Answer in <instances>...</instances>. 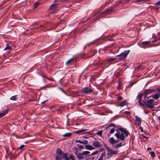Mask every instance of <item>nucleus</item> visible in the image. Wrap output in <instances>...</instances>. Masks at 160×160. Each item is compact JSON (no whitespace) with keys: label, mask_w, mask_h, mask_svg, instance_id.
Returning <instances> with one entry per match:
<instances>
[{"label":"nucleus","mask_w":160,"mask_h":160,"mask_svg":"<svg viewBox=\"0 0 160 160\" xmlns=\"http://www.w3.org/2000/svg\"><path fill=\"white\" fill-rule=\"evenodd\" d=\"M142 93L140 94L138 97L137 98H138L139 100L138 101V103L139 105L142 107H143L146 105L148 108H155L154 105L152 104L154 102V101L152 99H150L148 100L147 102L145 101L144 100H142L143 103L141 102L142 98L143 96Z\"/></svg>","instance_id":"f257e3e1"},{"label":"nucleus","mask_w":160,"mask_h":160,"mask_svg":"<svg viewBox=\"0 0 160 160\" xmlns=\"http://www.w3.org/2000/svg\"><path fill=\"white\" fill-rule=\"evenodd\" d=\"M115 11L114 10L112 9V8L111 7L105 10L101 14L99 15L98 16L96 17L94 21L96 20L99 19L100 18L103 17L104 16L109 14L111 13V12H114Z\"/></svg>","instance_id":"f03ea898"},{"label":"nucleus","mask_w":160,"mask_h":160,"mask_svg":"<svg viewBox=\"0 0 160 160\" xmlns=\"http://www.w3.org/2000/svg\"><path fill=\"white\" fill-rule=\"evenodd\" d=\"M58 4L57 3L52 4L48 9V12L50 13H56L58 10Z\"/></svg>","instance_id":"7ed1b4c3"},{"label":"nucleus","mask_w":160,"mask_h":160,"mask_svg":"<svg viewBox=\"0 0 160 160\" xmlns=\"http://www.w3.org/2000/svg\"><path fill=\"white\" fill-rule=\"evenodd\" d=\"M130 52V50H125L120 54L117 55L116 57H119L120 61L123 60L126 58Z\"/></svg>","instance_id":"20e7f679"},{"label":"nucleus","mask_w":160,"mask_h":160,"mask_svg":"<svg viewBox=\"0 0 160 160\" xmlns=\"http://www.w3.org/2000/svg\"><path fill=\"white\" fill-rule=\"evenodd\" d=\"M115 136L117 139H119L122 141H124L126 138L125 133L123 132L120 133L119 132H117L115 134Z\"/></svg>","instance_id":"39448f33"},{"label":"nucleus","mask_w":160,"mask_h":160,"mask_svg":"<svg viewBox=\"0 0 160 160\" xmlns=\"http://www.w3.org/2000/svg\"><path fill=\"white\" fill-rule=\"evenodd\" d=\"M81 91L82 93L86 94H88L93 92L92 89L88 87H86L82 88Z\"/></svg>","instance_id":"423d86ee"},{"label":"nucleus","mask_w":160,"mask_h":160,"mask_svg":"<svg viewBox=\"0 0 160 160\" xmlns=\"http://www.w3.org/2000/svg\"><path fill=\"white\" fill-rule=\"evenodd\" d=\"M150 43V42L149 41H143L140 43L139 46L141 48H145L148 47V45Z\"/></svg>","instance_id":"0eeeda50"},{"label":"nucleus","mask_w":160,"mask_h":160,"mask_svg":"<svg viewBox=\"0 0 160 160\" xmlns=\"http://www.w3.org/2000/svg\"><path fill=\"white\" fill-rule=\"evenodd\" d=\"M118 130L121 131L122 132L125 133L126 138H127L128 136V134H129V132L128 131H127L124 128H118Z\"/></svg>","instance_id":"6e6552de"},{"label":"nucleus","mask_w":160,"mask_h":160,"mask_svg":"<svg viewBox=\"0 0 160 160\" xmlns=\"http://www.w3.org/2000/svg\"><path fill=\"white\" fill-rule=\"evenodd\" d=\"M135 121L137 124L139 125L141 124V118L138 117L137 115L135 116Z\"/></svg>","instance_id":"1a4fd4ad"},{"label":"nucleus","mask_w":160,"mask_h":160,"mask_svg":"<svg viewBox=\"0 0 160 160\" xmlns=\"http://www.w3.org/2000/svg\"><path fill=\"white\" fill-rule=\"evenodd\" d=\"M157 90L159 92L155 93L152 97L154 99H158L160 97V89H158Z\"/></svg>","instance_id":"9d476101"},{"label":"nucleus","mask_w":160,"mask_h":160,"mask_svg":"<svg viewBox=\"0 0 160 160\" xmlns=\"http://www.w3.org/2000/svg\"><path fill=\"white\" fill-rule=\"evenodd\" d=\"M108 149L109 150L111 155L117 154L118 152V150H113L110 148L109 147H108Z\"/></svg>","instance_id":"9b49d317"},{"label":"nucleus","mask_w":160,"mask_h":160,"mask_svg":"<svg viewBox=\"0 0 160 160\" xmlns=\"http://www.w3.org/2000/svg\"><path fill=\"white\" fill-rule=\"evenodd\" d=\"M93 146L96 148H100L102 147V145L98 141H94L92 143Z\"/></svg>","instance_id":"f8f14e48"},{"label":"nucleus","mask_w":160,"mask_h":160,"mask_svg":"<svg viewBox=\"0 0 160 160\" xmlns=\"http://www.w3.org/2000/svg\"><path fill=\"white\" fill-rule=\"evenodd\" d=\"M76 157L79 160L82 159L84 158V154H83V152L77 154Z\"/></svg>","instance_id":"ddd939ff"},{"label":"nucleus","mask_w":160,"mask_h":160,"mask_svg":"<svg viewBox=\"0 0 160 160\" xmlns=\"http://www.w3.org/2000/svg\"><path fill=\"white\" fill-rule=\"evenodd\" d=\"M154 90L153 89H146L144 91V93H145L147 95L151 93L152 92H153Z\"/></svg>","instance_id":"4468645a"},{"label":"nucleus","mask_w":160,"mask_h":160,"mask_svg":"<svg viewBox=\"0 0 160 160\" xmlns=\"http://www.w3.org/2000/svg\"><path fill=\"white\" fill-rule=\"evenodd\" d=\"M68 153L63 152L62 154V157L66 160H70L69 158L68 157Z\"/></svg>","instance_id":"2eb2a0df"},{"label":"nucleus","mask_w":160,"mask_h":160,"mask_svg":"<svg viewBox=\"0 0 160 160\" xmlns=\"http://www.w3.org/2000/svg\"><path fill=\"white\" fill-rule=\"evenodd\" d=\"M109 142L111 144H113L115 143V140L113 137H111L109 139Z\"/></svg>","instance_id":"dca6fc26"},{"label":"nucleus","mask_w":160,"mask_h":160,"mask_svg":"<svg viewBox=\"0 0 160 160\" xmlns=\"http://www.w3.org/2000/svg\"><path fill=\"white\" fill-rule=\"evenodd\" d=\"M8 110H6L2 113L0 114V118H2L3 116L5 115L8 112Z\"/></svg>","instance_id":"f3484780"},{"label":"nucleus","mask_w":160,"mask_h":160,"mask_svg":"<svg viewBox=\"0 0 160 160\" xmlns=\"http://www.w3.org/2000/svg\"><path fill=\"white\" fill-rule=\"evenodd\" d=\"M86 148L87 149L89 150H92L94 148L91 145H86L85 146Z\"/></svg>","instance_id":"a211bd4d"},{"label":"nucleus","mask_w":160,"mask_h":160,"mask_svg":"<svg viewBox=\"0 0 160 160\" xmlns=\"http://www.w3.org/2000/svg\"><path fill=\"white\" fill-rule=\"evenodd\" d=\"M18 96L17 95H15V96H13L10 98V99L12 100L16 101L18 100Z\"/></svg>","instance_id":"6ab92c4d"},{"label":"nucleus","mask_w":160,"mask_h":160,"mask_svg":"<svg viewBox=\"0 0 160 160\" xmlns=\"http://www.w3.org/2000/svg\"><path fill=\"white\" fill-rule=\"evenodd\" d=\"M96 52L97 51L95 50H93V51L91 52V54L90 55H88V57L90 58L92 57L96 53Z\"/></svg>","instance_id":"aec40b11"},{"label":"nucleus","mask_w":160,"mask_h":160,"mask_svg":"<svg viewBox=\"0 0 160 160\" xmlns=\"http://www.w3.org/2000/svg\"><path fill=\"white\" fill-rule=\"evenodd\" d=\"M56 153L59 155H61L62 154V151L61 149L59 148L57 149Z\"/></svg>","instance_id":"412c9836"},{"label":"nucleus","mask_w":160,"mask_h":160,"mask_svg":"<svg viewBox=\"0 0 160 160\" xmlns=\"http://www.w3.org/2000/svg\"><path fill=\"white\" fill-rule=\"evenodd\" d=\"M87 129H83L78 130L75 132V133L77 134H78L82 132L85 131L87 130Z\"/></svg>","instance_id":"4be33fe9"},{"label":"nucleus","mask_w":160,"mask_h":160,"mask_svg":"<svg viewBox=\"0 0 160 160\" xmlns=\"http://www.w3.org/2000/svg\"><path fill=\"white\" fill-rule=\"evenodd\" d=\"M47 26V24H45L44 25H42L40 26V27L39 28H40V30H43L42 28H46Z\"/></svg>","instance_id":"5701e85b"},{"label":"nucleus","mask_w":160,"mask_h":160,"mask_svg":"<svg viewBox=\"0 0 160 160\" xmlns=\"http://www.w3.org/2000/svg\"><path fill=\"white\" fill-rule=\"evenodd\" d=\"M73 60L74 58H71L70 59L66 62V65H68L70 63H71L72 61H73Z\"/></svg>","instance_id":"b1692460"},{"label":"nucleus","mask_w":160,"mask_h":160,"mask_svg":"<svg viewBox=\"0 0 160 160\" xmlns=\"http://www.w3.org/2000/svg\"><path fill=\"white\" fill-rule=\"evenodd\" d=\"M112 126L115 127L116 125L114 124L111 123L110 124H108L106 128V130H107L109 128Z\"/></svg>","instance_id":"393cba45"},{"label":"nucleus","mask_w":160,"mask_h":160,"mask_svg":"<svg viewBox=\"0 0 160 160\" xmlns=\"http://www.w3.org/2000/svg\"><path fill=\"white\" fill-rule=\"evenodd\" d=\"M127 103L126 100H124L120 103V106L123 107L125 106Z\"/></svg>","instance_id":"a878e982"},{"label":"nucleus","mask_w":160,"mask_h":160,"mask_svg":"<svg viewBox=\"0 0 160 160\" xmlns=\"http://www.w3.org/2000/svg\"><path fill=\"white\" fill-rule=\"evenodd\" d=\"M122 143L120 142L119 143L117 144L116 145L114 146V147L115 148H117L120 147H122Z\"/></svg>","instance_id":"bb28decb"},{"label":"nucleus","mask_w":160,"mask_h":160,"mask_svg":"<svg viewBox=\"0 0 160 160\" xmlns=\"http://www.w3.org/2000/svg\"><path fill=\"white\" fill-rule=\"evenodd\" d=\"M72 135V133L70 132L67 133L63 135L64 137H70Z\"/></svg>","instance_id":"cd10ccee"},{"label":"nucleus","mask_w":160,"mask_h":160,"mask_svg":"<svg viewBox=\"0 0 160 160\" xmlns=\"http://www.w3.org/2000/svg\"><path fill=\"white\" fill-rule=\"evenodd\" d=\"M104 147L106 148V149H107V152H108L107 155L108 156H111V154H110V151H109V150H109L107 148L108 146H107L105 144L104 145Z\"/></svg>","instance_id":"c85d7f7f"},{"label":"nucleus","mask_w":160,"mask_h":160,"mask_svg":"<svg viewBox=\"0 0 160 160\" xmlns=\"http://www.w3.org/2000/svg\"><path fill=\"white\" fill-rule=\"evenodd\" d=\"M11 49V48L8 44L7 45V46L6 48L4 49V50H10Z\"/></svg>","instance_id":"c756f323"},{"label":"nucleus","mask_w":160,"mask_h":160,"mask_svg":"<svg viewBox=\"0 0 160 160\" xmlns=\"http://www.w3.org/2000/svg\"><path fill=\"white\" fill-rule=\"evenodd\" d=\"M84 155H86L89 154L90 153V152L89 151H85L82 152Z\"/></svg>","instance_id":"7c9ffc66"},{"label":"nucleus","mask_w":160,"mask_h":160,"mask_svg":"<svg viewBox=\"0 0 160 160\" xmlns=\"http://www.w3.org/2000/svg\"><path fill=\"white\" fill-rule=\"evenodd\" d=\"M150 154L151 156L152 157V158L154 157L155 156V153L154 152H150Z\"/></svg>","instance_id":"2f4dec72"},{"label":"nucleus","mask_w":160,"mask_h":160,"mask_svg":"<svg viewBox=\"0 0 160 160\" xmlns=\"http://www.w3.org/2000/svg\"><path fill=\"white\" fill-rule=\"evenodd\" d=\"M74 157H75L74 156L72 155H70L69 156V159L70 158L72 160H75L74 158Z\"/></svg>","instance_id":"473e14b6"},{"label":"nucleus","mask_w":160,"mask_h":160,"mask_svg":"<svg viewBox=\"0 0 160 160\" xmlns=\"http://www.w3.org/2000/svg\"><path fill=\"white\" fill-rule=\"evenodd\" d=\"M102 131L101 130L98 132L97 133V134L100 136H102Z\"/></svg>","instance_id":"72a5a7b5"},{"label":"nucleus","mask_w":160,"mask_h":160,"mask_svg":"<svg viewBox=\"0 0 160 160\" xmlns=\"http://www.w3.org/2000/svg\"><path fill=\"white\" fill-rule=\"evenodd\" d=\"M55 159L56 160H62L61 158L58 156H56Z\"/></svg>","instance_id":"f704fd0d"},{"label":"nucleus","mask_w":160,"mask_h":160,"mask_svg":"<svg viewBox=\"0 0 160 160\" xmlns=\"http://www.w3.org/2000/svg\"><path fill=\"white\" fill-rule=\"evenodd\" d=\"M40 4L38 3H37V2H35L34 4V8H37L38 7V5Z\"/></svg>","instance_id":"c9c22d12"},{"label":"nucleus","mask_w":160,"mask_h":160,"mask_svg":"<svg viewBox=\"0 0 160 160\" xmlns=\"http://www.w3.org/2000/svg\"><path fill=\"white\" fill-rule=\"evenodd\" d=\"M95 157H88L86 160H93L94 158Z\"/></svg>","instance_id":"e433bc0d"},{"label":"nucleus","mask_w":160,"mask_h":160,"mask_svg":"<svg viewBox=\"0 0 160 160\" xmlns=\"http://www.w3.org/2000/svg\"><path fill=\"white\" fill-rule=\"evenodd\" d=\"M115 131V129L114 128H112V129L109 132V133H110L111 134L113 133Z\"/></svg>","instance_id":"4c0bfd02"},{"label":"nucleus","mask_w":160,"mask_h":160,"mask_svg":"<svg viewBox=\"0 0 160 160\" xmlns=\"http://www.w3.org/2000/svg\"><path fill=\"white\" fill-rule=\"evenodd\" d=\"M88 143V142L87 140H84L83 141H82V144H87Z\"/></svg>","instance_id":"58836bf2"},{"label":"nucleus","mask_w":160,"mask_h":160,"mask_svg":"<svg viewBox=\"0 0 160 160\" xmlns=\"http://www.w3.org/2000/svg\"><path fill=\"white\" fill-rule=\"evenodd\" d=\"M116 59L115 58H110L108 60V62H110Z\"/></svg>","instance_id":"ea45409f"},{"label":"nucleus","mask_w":160,"mask_h":160,"mask_svg":"<svg viewBox=\"0 0 160 160\" xmlns=\"http://www.w3.org/2000/svg\"><path fill=\"white\" fill-rule=\"evenodd\" d=\"M77 146H78V147L79 148L83 149L84 148L83 146H82V145H81L79 144H78Z\"/></svg>","instance_id":"a19ab883"},{"label":"nucleus","mask_w":160,"mask_h":160,"mask_svg":"<svg viewBox=\"0 0 160 160\" xmlns=\"http://www.w3.org/2000/svg\"><path fill=\"white\" fill-rule=\"evenodd\" d=\"M105 155L106 152H104L102 153L101 155L100 156V157H101V158L103 159V157L105 156Z\"/></svg>","instance_id":"79ce46f5"},{"label":"nucleus","mask_w":160,"mask_h":160,"mask_svg":"<svg viewBox=\"0 0 160 160\" xmlns=\"http://www.w3.org/2000/svg\"><path fill=\"white\" fill-rule=\"evenodd\" d=\"M118 4H116L115 5H114V6H112V7H111V8H112V9L113 10H114V9L116 8V7H117L118 6Z\"/></svg>","instance_id":"37998d69"},{"label":"nucleus","mask_w":160,"mask_h":160,"mask_svg":"<svg viewBox=\"0 0 160 160\" xmlns=\"http://www.w3.org/2000/svg\"><path fill=\"white\" fill-rule=\"evenodd\" d=\"M75 142H78L79 143H82V141H81L80 140H76V141H75Z\"/></svg>","instance_id":"c03bdc74"},{"label":"nucleus","mask_w":160,"mask_h":160,"mask_svg":"<svg viewBox=\"0 0 160 160\" xmlns=\"http://www.w3.org/2000/svg\"><path fill=\"white\" fill-rule=\"evenodd\" d=\"M124 113L126 114H129L131 113L130 112L128 111H125Z\"/></svg>","instance_id":"a18cd8bd"},{"label":"nucleus","mask_w":160,"mask_h":160,"mask_svg":"<svg viewBox=\"0 0 160 160\" xmlns=\"http://www.w3.org/2000/svg\"><path fill=\"white\" fill-rule=\"evenodd\" d=\"M64 22V20H61L59 22H58V24H59V25L62 24Z\"/></svg>","instance_id":"49530a36"},{"label":"nucleus","mask_w":160,"mask_h":160,"mask_svg":"<svg viewBox=\"0 0 160 160\" xmlns=\"http://www.w3.org/2000/svg\"><path fill=\"white\" fill-rule=\"evenodd\" d=\"M150 0H137V2H141L142 1H149Z\"/></svg>","instance_id":"de8ad7c7"},{"label":"nucleus","mask_w":160,"mask_h":160,"mask_svg":"<svg viewBox=\"0 0 160 160\" xmlns=\"http://www.w3.org/2000/svg\"><path fill=\"white\" fill-rule=\"evenodd\" d=\"M98 151L97 150L96 151L93 152V153H92L91 155H94V154H96L98 153Z\"/></svg>","instance_id":"09e8293b"},{"label":"nucleus","mask_w":160,"mask_h":160,"mask_svg":"<svg viewBox=\"0 0 160 160\" xmlns=\"http://www.w3.org/2000/svg\"><path fill=\"white\" fill-rule=\"evenodd\" d=\"M122 97L121 96H120V97H118V98L117 99V100L118 101L122 100Z\"/></svg>","instance_id":"8fccbe9b"},{"label":"nucleus","mask_w":160,"mask_h":160,"mask_svg":"<svg viewBox=\"0 0 160 160\" xmlns=\"http://www.w3.org/2000/svg\"><path fill=\"white\" fill-rule=\"evenodd\" d=\"M25 145H21L19 148L20 149H22L24 147Z\"/></svg>","instance_id":"3c124183"},{"label":"nucleus","mask_w":160,"mask_h":160,"mask_svg":"<svg viewBox=\"0 0 160 160\" xmlns=\"http://www.w3.org/2000/svg\"><path fill=\"white\" fill-rule=\"evenodd\" d=\"M147 95H148L146 94L145 93H144V100L145 101L146 100V98H147Z\"/></svg>","instance_id":"603ef678"},{"label":"nucleus","mask_w":160,"mask_h":160,"mask_svg":"<svg viewBox=\"0 0 160 160\" xmlns=\"http://www.w3.org/2000/svg\"><path fill=\"white\" fill-rule=\"evenodd\" d=\"M154 4L155 5H160V1L155 3Z\"/></svg>","instance_id":"864d4df0"},{"label":"nucleus","mask_w":160,"mask_h":160,"mask_svg":"<svg viewBox=\"0 0 160 160\" xmlns=\"http://www.w3.org/2000/svg\"><path fill=\"white\" fill-rule=\"evenodd\" d=\"M142 67V65H139V66L137 68L138 69H140V68H141V67Z\"/></svg>","instance_id":"5fc2aeb1"},{"label":"nucleus","mask_w":160,"mask_h":160,"mask_svg":"<svg viewBox=\"0 0 160 160\" xmlns=\"http://www.w3.org/2000/svg\"><path fill=\"white\" fill-rule=\"evenodd\" d=\"M59 24H58V23H57L55 25L54 28H56Z\"/></svg>","instance_id":"6e6d98bb"},{"label":"nucleus","mask_w":160,"mask_h":160,"mask_svg":"<svg viewBox=\"0 0 160 160\" xmlns=\"http://www.w3.org/2000/svg\"><path fill=\"white\" fill-rule=\"evenodd\" d=\"M79 153V152H78V151H75V155H76V154H78V153Z\"/></svg>","instance_id":"4d7b16f0"},{"label":"nucleus","mask_w":160,"mask_h":160,"mask_svg":"<svg viewBox=\"0 0 160 160\" xmlns=\"http://www.w3.org/2000/svg\"><path fill=\"white\" fill-rule=\"evenodd\" d=\"M105 150L104 148H101L100 149H99V151H100V152L102 151H103Z\"/></svg>","instance_id":"13d9d810"},{"label":"nucleus","mask_w":160,"mask_h":160,"mask_svg":"<svg viewBox=\"0 0 160 160\" xmlns=\"http://www.w3.org/2000/svg\"><path fill=\"white\" fill-rule=\"evenodd\" d=\"M151 150V148H148L147 149V150L148 151H150Z\"/></svg>","instance_id":"bf43d9fd"},{"label":"nucleus","mask_w":160,"mask_h":160,"mask_svg":"<svg viewBox=\"0 0 160 160\" xmlns=\"http://www.w3.org/2000/svg\"><path fill=\"white\" fill-rule=\"evenodd\" d=\"M47 100H45V101H44L43 102H41V103L42 104H44L46 102Z\"/></svg>","instance_id":"052dcab7"},{"label":"nucleus","mask_w":160,"mask_h":160,"mask_svg":"<svg viewBox=\"0 0 160 160\" xmlns=\"http://www.w3.org/2000/svg\"><path fill=\"white\" fill-rule=\"evenodd\" d=\"M90 44H89L88 43H87L85 46V49L86 48V47H87V46H89V45Z\"/></svg>","instance_id":"680f3d73"},{"label":"nucleus","mask_w":160,"mask_h":160,"mask_svg":"<svg viewBox=\"0 0 160 160\" xmlns=\"http://www.w3.org/2000/svg\"><path fill=\"white\" fill-rule=\"evenodd\" d=\"M119 74H119V72L117 73L116 74V75H117V77H118L119 76Z\"/></svg>","instance_id":"e2e57ef3"},{"label":"nucleus","mask_w":160,"mask_h":160,"mask_svg":"<svg viewBox=\"0 0 160 160\" xmlns=\"http://www.w3.org/2000/svg\"><path fill=\"white\" fill-rule=\"evenodd\" d=\"M83 138H87L88 137L86 136H83Z\"/></svg>","instance_id":"0e129e2a"},{"label":"nucleus","mask_w":160,"mask_h":160,"mask_svg":"<svg viewBox=\"0 0 160 160\" xmlns=\"http://www.w3.org/2000/svg\"><path fill=\"white\" fill-rule=\"evenodd\" d=\"M156 41H157L156 40H153V41H152V42L153 43H154V42H156Z\"/></svg>","instance_id":"69168bd1"},{"label":"nucleus","mask_w":160,"mask_h":160,"mask_svg":"<svg viewBox=\"0 0 160 160\" xmlns=\"http://www.w3.org/2000/svg\"><path fill=\"white\" fill-rule=\"evenodd\" d=\"M59 89H60V90H61L62 92H64L62 88H59Z\"/></svg>","instance_id":"338daca9"},{"label":"nucleus","mask_w":160,"mask_h":160,"mask_svg":"<svg viewBox=\"0 0 160 160\" xmlns=\"http://www.w3.org/2000/svg\"><path fill=\"white\" fill-rule=\"evenodd\" d=\"M158 119L159 120V122H160V116L158 118Z\"/></svg>","instance_id":"774afa93"}]
</instances>
